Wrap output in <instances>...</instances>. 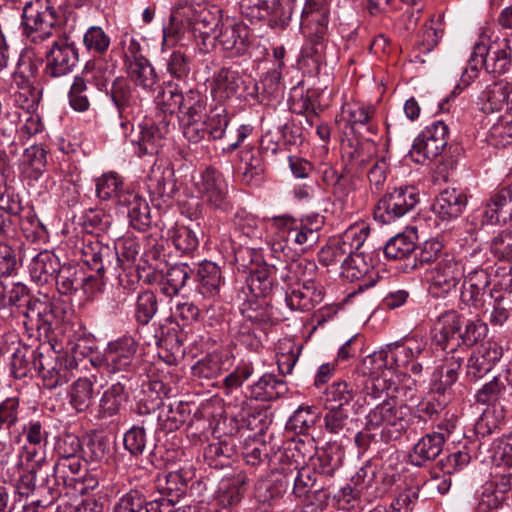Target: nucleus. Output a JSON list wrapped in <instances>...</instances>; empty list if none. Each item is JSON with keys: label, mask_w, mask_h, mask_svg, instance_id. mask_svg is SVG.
I'll list each match as a JSON object with an SVG mask.
<instances>
[{"label": "nucleus", "mask_w": 512, "mask_h": 512, "mask_svg": "<svg viewBox=\"0 0 512 512\" xmlns=\"http://www.w3.org/2000/svg\"><path fill=\"white\" fill-rule=\"evenodd\" d=\"M90 90L87 81L82 76H75L68 92L71 108L77 112H86L90 108Z\"/></svg>", "instance_id": "nucleus-63"}, {"label": "nucleus", "mask_w": 512, "mask_h": 512, "mask_svg": "<svg viewBox=\"0 0 512 512\" xmlns=\"http://www.w3.org/2000/svg\"><path fill=\"white\" fill-rule=\"evenodd\" d=\"M8 302L9 306H15L29 320H37L38 329H52L55 320L53 304L47 300L32 299L24 284H13L8 291Z\"/></svg>", "instance_id": "nucleus-7"}, {"label": "nucleus", "mask_w": 512, "mask_h": 512, "mask_svg": "<svg viewBox=\"0 0 512 512\" xmlns=\"http://www.w3.org/2000/svg\"><path fill=\"white\" fill-rule=\"evenodd\" d=\"M231 335L236 344L244 346L251 351H257L261 346L262 328L252 325L251 322L243 320L231 328Z\"/></svg>", "instance_id": "nucleus-50"}, {"label": "nucleus", "mask_w": 512, "mask_h": 512, "mask_svg": "<svg viewBox=\"0 0 512 512\" xmlns=\"http://www.w3.org/2000/svg\"><path fill=\"white\" fill-rule=\"evenodd\" d=\"M244 482L240 479L222 480L217 491V501L223 508L233 507L240 503Z\"/></svg>", "instance_id": "nucleus-60"}, {"label": "nucleus", "mask_w": 512, "mask_h": 512, "mask_svg": "<svg viewBox=\"0 0 512 512\" xmlns=\"http://www.w3.org/2000/svg\"><path fill=\"white\" fill-rule=\"evenodd\" d=\"M277 258L279 259V264L277 265L278 278L286 284V287L301 285V280L303 283L307 279L313 281V276L317 269L314 262L301 257L281 260L279 255Z\"/></svg>", "instance_id": "nucleus-28"}, {"label": "nucleus", "mask_w": 512, "mask_h": 512, "mask_svg": "<svg viewBox=\"0 0 512 512\" xmlns=\"http://www.w3.org/2000/svg\"><path fill=\"white\" fill-rule=\"evenodd\" d=\"M24 173L33 180H38L47 164V151L39 145L26 148L23 154Z\"/></svg>", "instance_id": "nucleus-56"}, {"label": "nucleus", "mask_w": 512, "mask_h": 512, "mask_svg": "<svg viewBox=\"0 0 512 512\" xmlns=\"http://www.w3.org/2000/svg\"><path fill=\"white\" fill-rule=\"evenodd\" d=\"M199 192L205 203L214 210L227 212L231 209L228 196V183L224 175L213 167H207L199 184Z\"/></svg>", "instance_id": "nucleus-17"}, {"label": "nucleus", "mask_w": 512, "mask_h": 512, "mask_svg": "<svg viewBox=\"0 0 512 512\" xmlns=\"http://www.w3.org/2000/svg\"><path fill=\"white\" fill-rule=\"evenodd\" d=\"M483 216L489 224H506L512 220V185L500 186L491 193Z\"/></svg>", "instance_id": "nucleus-26"}, {"label": "nucleus", "mask_w": 512, "mask_h": 512, "mask_svg": "<svg viewBox=\"0 0 512 512\" xmlns=\"http://www.w3.org/2000/svg\"><path fill=\"white\" fill-rule=\"evenodd\" d=\"M344 452L339 447H327L309 456L311 467L315 473L333 476L343 463Z\"/></svg>", "instance_id": "nucleus-43"}, {"label": "nucleus", "mask_w": 512, "mask_h": 512, "mask_svg": "<svg viewBox=\"0 0 512 512\" xmlns=\"http://www.w3.org/2000/svg\"><path fill=\"white\" fill-rule=\"evenodd\" d=\"M130 192L124 188L123 179L115 172L105 173L96 179V194L101 200H114L120 205V197Z\"/></svg>", "instance_id": "nucleus-47"}, {"label": "nucleus", "mask_w": 512, "mask_h": 512, "mask_svg": "<svg viewBox=\"0 0 512 512\" xmlns=\"http://www.w3.org/2000/svg\"><path fill=\"white\" fill-rule=\"evenodd\" d=\"M127 398L128 394L122 383L112 384L99 400L98 417L103 419L117 415Z\"/></svg>", "instance_id": "nucleus-46"}, {"label": "nucleus", "mask_w": 512, "mask_h": 512, "mask_svg": "<svg viewBox=\"0 0 512 512\" xmlns=\"http://www.w3.org/2000/svg\"><path fill=\"white\" fill-rule=\"evenodd\" d=\"M82 274V270L76 266H61L54 277L57 291L64 296L74 295L80 289Z\"/></svg>", "instance_id": "nucleus-51"}, {"label": "nucleus", "mask_w": 512, "mask_h": 512, "mask_svg": "<svg viewBox=\"0 0 512 512\" xmlns=\"http://www.w3.org/2000/svg\"><path fill=\"white\" fill-rule=\"evenodd\" d=\"M228 358L221 353L213 352L206 355L204 358L197 361L192 366V373L194 376L211 379L215 378L226 370L225 364Z\"/></svg>", "instance_id": "nucleus-52"}, {"label": "nucleus", "mask_w": 512, "mask_h": 512, "mask_svg": "<svg viewBox=\"0 0 512 512\" xmlns=\"http://www.w3.org/2000/svg\"><path fill=\"white\" fill-rule=\"evenodd\" d=\"M134 84L145 91H155L159 83L158 74L148 59L125 67Z\"/></svg>", "instance_id": "nucleus-48"}, {"label": "nucleus", "mask_w": 512, "mask_h": 512, "mask_svg": "<svg viewBox=\"0 0 512 512\" xmlns=\"http://www.w3.org/2000/svg\"><path fill=\"white\" fill-rule=\"evenodd\" d=\"M192 269L184 263L170 267L161 283V292L169 297L175 296L185 286Z\"/></svg>", "instance_id": "nucleus-53"}, {"label": "nucleus", "mask_w": 512, "mask_h": 512, "mask_svg": "<svg viewBox=\"0 0 512 512\" xmlns=\"http://www.w3.org/2000/svg\"><path fill=\"white\" fill-rule=\"evenodd\" d=\"M491 458L495 465L512 469V433L493 441Z\"/></svg>", "instance_id": "nucleus-64"}, {"label": "nucleus", "mask_w": 512, "mask_h": 512, "mask_svg": "<svg viewBox=\"0 0 512 512\" xmlns=\"http://www.w3.org/2000/svg\"><path fill=\"white\" fill-rule=\"evenodd\" d=\"M257 84L247 81L240 72L232 68H221L213 78L212 93L219 99L246 98L254 96Z\"/></svg>", "instance_id": "nucleus-16"}, {"label": "nucleus", "mask_w": 512, "mask_h": 512, "mask_svg": "<svg viewBox=\"0 0 512 512\" xmlns=\"http://www.w3.org/2000/svg\"><path fill=\"white\" fill-rule=\"evenodd\" d=\"M464 265L453 254L446 253L441 256L431 270L430 289L436 296L448 294L464 276Z\"/></svg>", "instance_id": "nucleus-15"}, {"label": "nucleus", "mask_w": 512, "mask_h": 512, "mask_svg": "<svg viewBox=\"0 0 512 512\" xmlns=\"http://www.w3.org/2000/svg\"><path fill=\"white\" fill-rule=\"evenodd\" d=\"M444 444L442 433L432 432L424 435L414 445L409 455L411 464L422 467L432 462L441 454Z\"/></svg>", "instance_id": "nucleus-29"}, {"label": "nucleus", "mask_w": 512, "mask_h": 512, "mask_svg": "<svg viewBox=\"0 0 512 512\" xmlns=\"http://www.w3.org/2000/svg\"><path fill=\"white\" fill-rule=\"evenodd\" d=\"M42 352L35 350L27 345H20L15 349L11 359V374L16 379H23L29 375L32 370L38 368Z\"/></svg>", "instance_id": "nucleus-42"}, {"label": "nucleus", "mask_w": 512, "mask_h": 512, "mask_svg": "<svg viewBox=\"0 0 512 512\" xmlns=\"http://www.w3.org/2000/svg\"><path fill=\"white\" fill-rule=\"evenodd\" d=\"M106 95L111 99L119 118L122 120L121 126L126 127L137 104V99L129 80L124 76L114 78Z\"/></svg>", "instance_id": "nucleus-23"}, {"label": "nucleus", "mask_w": 512, "mask_h": 512, "mask_svg": "<svg viewBox=\"0 0 512 512\" xmlns=\"http://www.w3.org/2000/svg\"><path fill=\"white\" fill-rule=\"evenodd\" d=\"M394 367L393 361L390 359L389 349L376 351L366 356L353 373L354 381L360 380L359 378H370L381 376L384 374H391V369Z\"/></svg>", "instance_id": "nucleus-34"}, {"label": "nucleus", "mask_w": 512, "mask_h": 512, "mask_svg": "<svg viewBox=\"0 0 512 512\" xmlns=\"http://www.w3.org/2000/svg\"><path fill=\"white\" fill-rule=\"evenodd\" d=\"M242 314L245 321L263 330L265 326L274 325L279 321L273 307L264 299L245 304Z\"/></svg>", "instance_id": "nucleus-45"}, {"label": "nucleus", "mask_w": 512, "mask_h": 512, "mask_svg": "<svg viewBox=\"0 0 512 512\" xmlns=\"http://www.w3.org/2000/svg\"><path fill=\"white\" fill-rule=\"evenodd\" d=\"M448 135V126L443 121L433 122L414 140L409 156L419 164L434 160L445 149Z\"/></svg>", "instance_id": "nucleus-11"}, {"label": "nucleus", "mask_w": 512, "mask_h": 512, "mask_svg": "<svg viewBox=\"0 0 512 512\" xmlns=\"http://www.w3.org/2000/svg\"><path fill=\"white\" fill-rule=\"evenodd\" d=\"M461 316L454 310L445 311L438 317L434 336V342L443 351L457 352V348L463 344L473 346L482 340L487 332L488 326L481 320H468L464 331H461Z\"/></svg>", "instance_id": "nucleus-2"}, {"label": "nucleus", "mask_w": 512, "mask_h": 512, "mask_svg": "<svg viewBox=\"0 0 512 512\" xmlns=\"http://www.w3.org/2000/svg\"><path fill=\"white\" fill-rule=\"evenodd\" d=\"M411 414L409 406L384 400L369 411L366 422L380 433L384 443H389L401 437L409 425Z\"/></svg>", "instance_id": "nucleus-4"}, {"label": "nucleus", "mask_w": 512, "mask_h": 512, "mask_svg": "<svg viewBox=\"0 0 512 512\" xmlns=\"http://www.w3.org/2000/svg\"><path fill=\"white\" fill-rule=\"evenodd\" d=\"M147 188L154 199H162L165 203L173 199L178 191L173 170L153 168L148 176Z\"/></svg>", "instance_id": "nucleus-30"}, {"label": "nucleus", "mask_w": 512, "mask_h": 512, "mask_svg": "<svg viewBox=\"0 0 512 512\" xmlns=\"http://www.w3.org/2000/svg\"><path fill=\"white\" fill-rule=\"evenodd\" d=\"M420 201L413 186H401L386 192L374 208V218L381 224H392L411 214Z\"/></svg>", "instance_id": "nucleus-6"}, {"label": "nucleus", "mask_w": 512, "mask_h": 512, "mask_svg": "<svg viewBox=\"0 0 512 512\" xmlns=\"http://www.w3.org/2000/svg\"><path fill=\"white\" fill-rule=\"evenodd\" d=\"M169 124V120H159L158 123L149 119L142 121L131 138L134 153L140 158L157 155L169 132Z\"/></svg>", "instance_id": "nucleus-14"}, {"label": "nucleus", "mask_w": 512, "mask_h": 512, "mask_svg": "<svg viewBox=\"0 0 512 512\" xmlns=\"http://www.w3.org/2000/svg\"><path fill=\"white\" fill-rule=\"evenodd\" d=\"M157 310V297L152 291L145 290L138 294L134 311V317L138 324L147 325L155 316Z\"/></svg>", "instance_id": "nucleus-61"}, {"label": "nucleus", "mask_w": 512, "mask_h": 512, "mask_svg": "<svg viewBox=\"0 0 512 512\" xmlns=\"http://www.w3.org/2000/svg\"><path fill=\"white\" fill-rule=\"evenodd\" d=\"M352 418L348 410L342 406L327 407L323 417V427L326 432L334 435L344 434L349 430Z\"/></svg>", "instance_id": "nucleus-57"}, {"label": "nucleus", "mask_w": 512, "mask_h": 512, "mask_svg": "<svg viewBox=\"0 0 512 512\" xmlns=\"http://www.w3.org/2000/svg\"><path fill=\"white\" fill-rule=\"evenodd\" d=\"M188 17L187 27L194 36L213 34L219 25L220 19L217 13L208 8L195 9L186 5Z\"/></svg>", "instance_id": "nucleus-40"}, {"label": "nucleus", "mask_w": 512, "mask_h": 512, "mask_svg": "<svg viewBox=\"0 0 512 512\" xmlns=\"http://www.w3.org/2000/svg\"><path fill=\"white\" fill-rule=\"evenodd\" d=\"M81 259L92 270L103 278L105 273L120 276V259L117 248L114 245L103 243L99 239L90 236L83 239L80 247Z\"/></svg>", "instance_id": "nucleus-10"}, {"label": "nucleus", "mask_w": 512, "mask_h": 512, "mask_svg": "<svg viewBox=\"0 0 512 512\" xmlns=\"http://www.w3.org/2000/svg\"><path fill=\"white\" fill-rule=\"evenodd\" d=\"M240 180L245 185L257 186L264 174L265 166L260 151L249 148L241 151L238 165Z\"/></svg>", "instance_id": "nucleus-33"}, {"label": "nucleus", "mask_w": 512, "mask_h": 512, "mask_svg": "<svg viewBox=\"0 0 512 512\" xmlns=\"http://www.w3.org/2000/svg\"><path fill=\"white\" fill-rule=\"evenodd\" d=\"M239 5L242 15L251 22L272 16L281 28L299 11V0H240Z\"/></svg>", "instance_id": "nucleus-9"}, {"label": "nucleus", "mask_w": 512, "mask_h": 512, "mask_svg": "<svg viewBox=\"0 0 512 512\" xmlns=\"http://www.w3.org/2000/svg\"><path fill=\"white\" fill-rule=\"evenodd\" d=\"M216 38L222 48L232 56H241L249 47L250 30L244 23L227 20L221 24Z\"/></svg>", "instance_id": "nucleus-25"}, {"label": "nucleus", "mask_w": 512, "mask_h": 512, "mask_svg": "<svg viewBox=\"0 0 512 512\" xmlns=\"http://www.w3.org/2000/svg\"><path fill=\"white\" fill-rule=\"evenodd\" d=\"M388 349L394 366L401 367L424 354L427 350V342L423 339L408 338L403 342L389 344Z\"/></svg>", "instance_id": "nucleus-37"}, {"label": "nucleus", "mask_w": 512, "mask_h": 512, "mask_svg": "<svg viewBox=\"0 0 512 512\" xmlns=\"http://www.w3.org/2000/svg\"><path fill=\"white\" fill-rule=\"evenodd\" d=\"M479 65H484L489 73L505 74L512 68V53L501 42H495L490 47L484 42H477L469 58L473 76L476 75Z\"/></svg>", "instance_id": "nucleus-13"}, {"label": "nucleus", "mask_w": 512, "mask_h": 512, "mask_svg": "<svg viewBox=\"0 0 512 512\" xmlns=\"http://www.w3.org/2000/svg\"><path fill=\"white\" fill-rule=\"evenodd\" d=\"M278 277L277 265H264L253 271L250 270L249 289L256 297L264 298L273 289L274 279Z\"/></svg>", "instance_id": "nucleus-49"}, {"label": "nucleus", "mask_w": 512, "mask_h": 512, "mask_svg": "<svg viewBox=\"0 0 512 512\" xmlns=\"http://www.w3.org/2000/svg\"><path fill=\"white\" fill-rule=\"evenodd\" d=\"M63 356L53 357L51 354H40L37 372L44 386L49 389L66 384L70 379V369L75 367L74 359Z\"/></svg>", "instance_id": "nucleus-22"}, {"label": "nucleus", "mask_w": 512, "mask_h": 512, "mask_svg": "<svg viewBox=\"0 0 512 512\" xmlns=\"http://www.w3.org/2000/svg\"><path fill=\"white\" fill-rule=\"evenodd\" d=\"M190 408L187 403L177 402L175 405H169L158 415V421L161 429L166 432H172L179 429L189 418Z\"/></svg>", "instance_id": "nucleus-55"}, {"label": "nucleus", "mask_w": 512, "mask_h": 512, "mask_svg": "<svg viewBox=\"0 0 512 512\" xmlns=\"http://www.w3.org/2000/svg\"><path fill=\"white\" fill-rule=\"evenodd\" d=\"M82 468L81 457L57 458L51 473L40 471L38 483L34 467L23 472L15 486L19 497H25L23 512H41L50 506L60 496L61 484L71 486L78 482Z\"/></svg>", "instance_id": "nucleus-1"}, {"label": "nucleus", "mask_w": 512, "mask_h": 512, "mask_svg": "<svg viewBox=\"0 0 512 512\" xmlns=\"http://www.w3.org/2000/svg\"><path fill=\"white\" fill-rule=\"evenodd\" d=\"M466 204L465 194L455 188H448L438 195L432 209L439 218L450 220L459 217L463 213Z\"/></svg>", "instance_id": "nucleus-31"}, {"label": "nucleus", "mask_w": 512, "mask_h": 512, "mask_svg": "<svg viewBox=\"0 0 512 512\" xmlns=\"http://www.w3.org/2000/svg\"><path fill=\"white\" fill-rule=\"evenodd\" d=\"M503 356V348L495 341L482 343L468 358L466 377L478 381L488 374Z\"/></svg>", "instance_id": "nucleus-21"}, {"label": "nucleus", "mask_w": 512, "mask_h": 512, "mask_svg": "<svg viewBox=\"0 0 512 512\" xmlns=\"http://www.w3.org/2000/svg\"><path fill=\"white\" fill-rule=\"evenodd\" d=\"M230 118L227 108L222 103L211 107L204 120L209 136L213 140L222 139L229 125Z\"/></svg>", "instance_id": "nucleus-54"}, {"label": "nucleus", "mask_w": 512, "mask_h": 512, "mask_svg": "<svg viewBox=\"0 0 512 512\" xmlns=\"http://www.w3.org/2000/svg\"><path fill=\"white\" fill-rule=\"evenodd\" d=\"M447 355L438 365L430 380V390L434 395L450 398L452 388L459 378L463 357L458 353L446 351Z\"/></svg>", "instance_id": "nucleus-20"}, {"label": "nucleus", "mask_w": 512, "mask_h": 512, "mask_svg": "<svg viewBox=\"0 0 512 512\" xmlns=\"http://www.w3.org/2000/svg\"><path fill=\"white\" fill-rule=\"evenodd\" d=\"M370 233L367 225L349 228L341 238L330 241L319 252V261L325 266L346 264L354 251H358Z\"/></svg>", "instance_id": "nucleus-8"}, {"label": "nucleus", "mask_w": 512, "mask_h": 512, "mask_svg": "<svg viewBox=\"0 0 512 512\" xmlns=\"http://www.w3.org/2000/svg\"><path fill=\"white\" fill-rule=\"evenodd\" d=\"M413 237L406 234H397L390 238L384 247V254L393 260L408 259L415 251Z\"/></svg>", "instance_id": "nucleus-59"}, {"label": "nucleus", "mask_w": 512, "mask_h": 512, "mask_svg": "<svg viewBox=\"0 0 512 512\" xmlns=\"http://www.w3.org/2000/svg\"><path fill=\"white\" fill-rule=\"evenodd\" d=\"M508 80L500 79L485 86L478 99L485 113L506 110L508 96Z\"/></svg>", "instance_id": "nucleus-39"}, {"label": "nucleus", "mask_w": 512, "mask_h": 512, "mask_svg": "<svg viewBox=\"0 0 512 512\" xmlns=\"http://www.w3.org/2000/svg\"><path fill=\"white\" fill-rule=\"evenodd\" d=\"M273 224L279 229V236L283 241H277L272 244L273 253H282L286 256L285 249L288 243L306 247H312L319 240V230L323 225L321 219L316 218L311 222L297 221L288 216H273Z\"/></svg>", "instance_id": "nucleus-5"}, {"label": "nucleus", "mask_w": 512, "mask_h": 512, "mask_svg": "<svg viewBox=\"0 0 512 512\" xmlns=\"http://www.w3.org/2000/svg\"><path fill=\"white\" fill-rule=\"evenodd\" d=\"M120 199V206L126 208L131 226L139 231L146 230L151 225L150 207L146 199L133 191Z\"/></svg>", "instance_id": "nucleus-32"}, {"label": "nucleus", "mask_w": 512, "mask_h": 512, "mask_svg": "<svg viewBox=\"0 0 512 512\" xmlns=\"http://www.w3.org/2000/svg\"><path fill=\"white\" fill-rule=\"evenodd\" d=\"M60 267L61 265L56 255L44 250L32 258L29 264V273L34 282L44 285L54 280Z\"/></svg>", "instance_id": "nucleus-36"}, {"label": "nucleus", "mask_w": 512, "mask_h": 512, "mask_svg": "<svg viewBox=\"0 0 512 512\" xmlns=\"http://www.w3.org/2000/svg\"><path fill=\"white\" fill-rule=\"evenodd\" d=\"M375 110L372 106L360 103H346L342 106L340 121L346 123L353 133H360L361 128H366L369 132L374 133L370 121L373 118Z\"/></svg>", "instance_id": "nucleus-38"}, {"label": "nucleus", "mask_w": 512, "mask_h": 512, "mask_svg": "<svg viewBox=\"0 0 512 512\" xmlns=\"http://www.w3.org/2000/svg\"><path fill=\"white\" fill-rule=\"evenodd\" d=\"M44 75L56 79L70 74L79 61L78 49L66 36L58 37L46 51Z\"/></svg>", "instance_id": "nucleus-12"}, {"label": "nucleus", "mask_w": 512, "mask_h": 512, "mask_svg": "<svg viewBox=\"0 0 512 512\" xmlns=\"http://www.w3.org/2000/svg\"><path fill=\"white\" fill-rule=\"evenodd\" d=\"M59 8L56 0H34L25 4L23 33L31 43L41 44L53 36L60 21Z\"/></svg>", "instance_id": "nucleus-3"}, {"label": "nucleus", "mask_w": 512, "mask_h": 512, "mask_svg": "<svg viewBox=\"0 0 512 512\" xmlns=\"http://www.w3.org/2000/svg\"><path fill=\"white\" fill-rule=\"evenodd\" d=\"M198 290L204 297L219 294L222 285L220 268L213 262L204 261L197 270Z\"/></svg>", "instance_id": "nucleus-44"}, {"label": "nucleus", "mask_w": 512, "mask_h": 512, "mask_svg": "<svg viewBox=\"0 0 512 512\" xmlns=\"http://www.w3.org/2000/svg\"><path fill=\"white\" fill-rule=\"evenodd\" d=\"M377 154V145L374 141L357 138L343 141L341 155L343 170L348 174H357L370 164Z\"/></svg>", "instance_id": "nucleus-18"}, {"label": "nucleus", "mask_w": 512, "mask_h": 512, "mask_svg": "<svg viewBox=\"0 0 512 512\" xmlns=\"http://www.w3.org/2000/svg\"><path fill=\"white\" fill-rule=\"evenodd\" d=\"M70 404L77 412L86 411L93 399V383L88 378L76 380L69 391Z\"/></svg>", "instance_id": "nucleus-58"}, {"label": "nucleus", "mask_w": 512, "mask_h": 512, "mask_svg": "<svg viewBox=\"0 0 512 512\" xmlns=\"http://www.w3.org/2000/svg\"><path fill=\"white\" fill-rule=\"evenodd\" d=\"M83 44L89 54L103 55L108 51L111 39L102 27L91 26L83 35Z\"/></svg>", "instance_id": "nucleus-62"}, {"label": "nucleus", "mask_w": 512, "mask_h": 512, "mask_svg": "<svg viewBox=\"0 0 512 512\" xmlns=\"http://www.w3.org/2000/svg\"><path fill=\"white\" fill-rule=\"evenodd\" d=\"M300 25L307 31H315L321 38L325 35L328 24V0H299Z\"/></svg>", "instance_id": "nucleus-24"}, {"label": "nucleus", "mask_w": 512, "mask_h": 512, "mask_svg": "<svg viewBox=\"0 0 512 512\" xmlns=\"http://www.w3.org/2000/svg\"><path fill=\"white\" fill-rule=\"evenodd\" d=\"M490 280V275L484 269H474L468 272L462 285V302L478 306L482 302Z\"/></svg>", "instance_id": "nucleus-35"}, {"label": "nucleus", "mask_w": 512, "mask_h": 512, "mask_svg": "<svg viewBox=\"0 0 512 512\" xmlns=\"http://www.w3.org/2000/svg\"><path fill=\"white\" fill-rule=\"evenodd\" d=\"M323 299V291L317 288L313 281L307 279L301 285L285 288V301L292 311H309Z\"/></svg>", "instance_id": "nucleus-27"}, {"label": "nucleus", "mask_w": 512, "mask_h": 512, "mask_svg": "<svg viewBox=\"0 0 512 512\" xmlns=\"http://www.w3.org/2000/svg\"><path fill=\"white\" fill-rule=\"evenodd\" d=\"M287 392V383L273 374H264L250 387V396L259 401L276 400Z\"/></svg>", "instance_id": "nucleus-41"}, {"label": "nucleus", "mask_w": 512, "mask_h": 512, "mask_svg": "<svg viewBox=\"0 0 512 512\" xmlns=\"http://www.w3.org/2000/svg\"><path fill=\"white\" fill-rule=\"evenodd\" d=\"M138 342L130 335H123L107 345L105 357L109 373L129 372L134 367Z\"/></svg>", "instance_id": "nucleus-19"}]
</instances>
